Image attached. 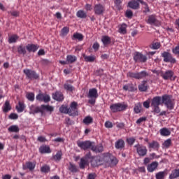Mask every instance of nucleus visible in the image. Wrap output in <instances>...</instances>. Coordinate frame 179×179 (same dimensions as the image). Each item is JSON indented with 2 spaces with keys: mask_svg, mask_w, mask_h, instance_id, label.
Returning a JSON list of instances; mask_svg holds the SVG:
<instances>
[{
  "mask_svg": "<svg viewBox=\"0 0 179 179\" xmlns=\"http://www.w3.org/2000/svg\"><path fill=\"white\" fill-rule=\"evenodd\" d=\"M162 104V96H155L151 101V108L152 113L155 114H159L161 110L160 106Z\"/></svg>",
  "mask_w": 179,
  "mask_h": 179,
  "instance_id": "2",
  "label": "nucleus"
},
{
  "mask_svg": "<svg viewBox=\"0 0 179 179\" xmlns=\"http://www.w3.org/2000/svg\"><path fill=\"white\" fill-rule=\"evenodd\" d=\"M79 166L80 169H85L86 166H89V160L85 158H81Z\"/></svg>",
  "mask_w": 179,
  "mask_h": 179,
  "instance_id": "29",
  "label": "nucleus"
},
{
  "mask_svg": "<svg viewBox=\"0 0 179 179\" xmlns=\"http://www.w3.org/2000/svg\"><path fill=\"white\" fill-rule=\"evenodd\" d=\"M78 103L72 102L69 108V115H76L78 114Z\"/></svg>",
  "mask_w": 179,
  "mask_h": 179,
  "instance_id": "13",
  "label": "nucleus"
},
{
  "mask_svg": "<svg viewBox=\"0 0 179 179\" xmlns=\"http://www.w3.org/2000/svg\"><path fill=\"white\" fill-rule=\"evenodd\" d=\"M41 110H42L41 114H43L44 111H47L48 113H50V114H51L52 111H54V107L50 106V105H41Z\"/></svg>",
  "mask_w": 179,
  "mask_h": 179,
  "instance_id": "20",
  "label": "nucleus"
},
{
  "mask_svg": "<svg viewBox=\"0 0 179 179\" xmlns=\"http://www.w3.org/2000/svg\"><path fill=\"white\" fill-rule=\"evenodd\" d=\"M76 16L80 19H86V17H87V14L83 10H80L77 12Z\"/></svg>",
  "mask_w": 179,
  "mask_h": 179,
  "instance_id": "28",
  "label": "nucleus"
},
{
  "mask_svg": "<svg viewBox=\"0 0 179 179\" xmlns=\"http://www.w3.org/2000/svg\"><path fill=\"white\" fill-rule=\"evenodd\" d=\"M84 124L86 125H88V124H92L93 122V118L90 116H87L84 120H83Z\"/></svg>",
  "mask_w": 179,
  "mask_h": 179,
  "instance_id": "49",
  "label": "nucleus"
},
{
  "mask_svg": "<svg viewBox=\"0 0 179 179\" xmlns=\"http://www.w3.org/2000/svg\"><path fill=\"white\" fill-rule=\"evenodd\" d=\"M146 120V117H140L136 120V124H142L145 120Z\"/></svg>",
  "mask_w": 179,
  "mask_h": 179,
  "instance_id": "63",
  "label": "nucleus"
},
{
  "mask_svg": "<svg viewBox=\"0 0 179 179\" xmlns=\"http://www.w3.org/2000/svg\"><path fill=\"white\" fill-rule=\"evenodd\" d=\"M134 148H136V152L138 156H141V157L146 156V155L148 154V148H146V147L143 145H141L138 144V145H136Z\"/></svg>",
  "mask_w": 179,
  "mask_h": 179,
  "instance_id": "11",
  "label": "nucleus"
},
{
  "mask_svg": "<svg viewBox=\"0 0 179 179\" xmlns=\"http://www.w3.org/2000/svg\"><path fill=\"white\" fill-rule=\"evenodd\" d=\"M69 33V28L67 27H64L62 30H61V34L60 36L62 37H64V36H66Z\"/></svg>",
  "mask_w": 179,
  "mask_h": 179,
  "instance_id": "46",
  "label": "nucleus"
},
{
  "mask_svg": "<svg viewBox=\"0 0 179 179\" xmlns=\"http://www.w3.org/2000/svg\"><path fill=\"white\" fill-rule=\"evenodd\" d=\"M101 162L102 164H106L107 166H115L118 163V160L111 154H105L101 157Z\"/></svg>",
  "mask_w": 179,
  "mask_h": 179,
  "instance_id": "1",
  "label": "nucleus"
},
{
  "mask_svg": "<svg viewBox=\"0 0 179 179\" xmlns=\"http://www.w3.org/2000/svg\"><path fill=\"white\" fill-rule=\"evenodd\" d=\"M147 23L149 24H155V26H160V22L156 19V15H151L148 16Z\"/></svg>",
  "mask_w": 179,
  "mask_h": 179,
  "instance_id": "16",
  "label": "nucleus"
},
{
  "mask_svg": "<svg viewBox=\"0 0 179 179\" xmlns=\"http://www.w3.org/2000/svg\"><path fill=\"white\" fill-rule=\"evenodd\" d=\"M96 178V174L95 173H90L88 175L87 179H95Z\"/></svg>",
  "mask_w": 179,
  "mask_h": 179,
  "instance_id": "64",
  "label": "nucleus"
},
{
  "mask_svg": "<svg viewBox=\"0 0 179 179\" xmlns=\"http://www.w3.org/2000/svg\"><path fill=\"white\" fill-rule=\"evenodd\" d=\"M151 48L152 50H159V48H160V43L157 42V43H152Z\"/></svg>",
  "mask_w": 179,
  "mask_h": 179,
  "instance_id": "54",
  "label": "nucleus"
},
{
  "mask_svg": "<svg viewBox=\"0 0 179 179\" xmlns=\"http://www.w3.org/2000/svg\"><path fill=\"white\" fill-rule=\"evenodd\" d=\"M72 40H78V41H82L83 40V35L79 33H75L73 35Z\"/></svg>",
  "mask_w": 179,
  "mask_h": 179,
  "instance_id": "37",
  "label": "nucleus"
},
{
  "mask_svg": "<svg viewBox=\"0 0 179 179\" xmlns=\"http://www.w3.org/2000/svg\"><path fill=\"white\" fill-rule=\"evenodd\" d=\"M115 146L116 149H122L124 146H125V143L123 141V140L120 139L116 141Z\"/></svg>",
  "mask_w": 179,
  "mask_h": 179,
  "instance_id": "33",
  "label": "nucleus"
},
{
  "mask_svg": "<svg viewBox=\"0 0 179 179\" xmlns=\"http://www.w3.org/2000/svg\"><path fill=\"white\" fill-rule=\"evenodd\" d=\"M12 110V106H10V102L9 101H6L5 103L3 106V113H8Z\"/></svg>",
  "mask_w": 179,
  "mask_h": 179,
  "instance_id": "25",
  "label": "nucleus"
},
{
  "mask_svg": "<svg viewBox=\"0 0 179 179\" xmlns=\"http://www.w3.org/2000/svg\"><path fill=\"white\" fill-rule=\"evenodd\" d=\"M83 58L86 62H94V59H96L94 56H87L86 55H83Z\"/></svg>",
  "mask_w": 179,
  "mask_h": 179,
  "instance_id": "40",
  "label": "nucleus"
},
{
  "mask_svg": "<svg viewBox=\"0 0 179 179\" xmlns=\"http://www.w3.org/2000/svg\"><path fill=\"white\" fill-rule=\"evenodd\" d=\"M167 176V172L166 171H160L156 173L155 178L156 179H164V177Z\"/></svg>",
  "mask_w": 179,
  "mask_h": 179,
  "instance_id": "31",
  "label": "nucleus"
},
{
  "mask_svg": "<svg viewBox=\"0 0 179 179\" xmlns=\"http://www.w3.org/2000/svg\"><path fill=\"white\" fill-rule=\"evenodd\" d=\"M69 170H70L71 173H76V171H78V169L76 168V166L71 163H70Z\"/></svg>",
  "mask_w": 179,
  "mask_h": 179,
  "instance_id": "52",
  "label": "nucleus"
},
{
  "mask_svg": "<svg viewBox=\"0 0 179 179\" xmlns=\"http://www.w3.org/2000/svg\"><path fill=\"white\" fill-rule=\"evenodd\" d=\"M138 90L140 92H146L148 90V85H146V81H143V83L138 85Z\"/></svg>",
  "mask_w": 179,
  "mask_h": 179,
  "instance_id": "36",
  "label": "nucleus"
},
{
  "mask_svg": "<svg viewBox=\"0 0 179 179\" xmlns=\"http://www.w3.org/2000/svg\"><path fill=\"white\" fill-rule=\"evenodd\" d=\"M101 164H103L101 157H94L91 160V166L92 167H98V166H101Z\"/></svg>",
  "mask_w": 179,
  "mask_h": 179,
  "instance_id": "14",
  "label": "nucleus"
},
{
  "mask_svg": "<svg viewBox=\"0 0 179 179\" xmlns=\"http://www.w3.org/2000/svg\"><path fill=\"white\" fill-rule=\"evenodd\" d=\"M106 128H113V123L110 121H107L105 122Z\"/></svg>",
  "mask_w": 179,
  "mask_h": 179,
  "instance_id": "62",
  "label": "nucleus"
},
{
  "mask_svg": "<svg viewBox=\"0 0 179 179\" xmlns=\"http://www.w3.org/2000/svg\"><path fill=\"white\" fill-rule=\"evenodd\" d=\"M51 168L48 165H44L41 168V171L42 173H50Z\"/></svg>",
  "mask_w": 179,
  "mask_h": 179,
  "instance_id": "47",
  "label": "nucleus"
},
{
  "mask_svg": "<svg viewBox=\"0 0 179 179\" xmlns=\"http://www.w3.org/2000/svg\"><path fill=\"white\" fill-rule=\"evenodd\" d=\"M59 111L63 114H69V108L67 106H62L59 108Z\"/></svg>",
  "mask_w": 179,
  "mask_h": 179,
  "instance_id": "50",
  "label": "nucleus"
},
{
  "mask_svg": "<svg viewBox=\"0 0 179 179\" xmlns=\"http://www.w3.org/2000/svg\"><path fill=\"white\" fill-rule=\"evenodd\" d=\"M77 57L73 55H67L66 60L68 64H73V62H76Z\"/></svg>",
  "mask_w": 179,
  "mask_h": 179,
  "instance_id": "35",
  "label": "nucleus"
},
{
  "mask_svg": "<svg viewBox=\"0 0 179 179\" xmlns=\"http://www.w3.org/2000/svg\"><path fill=\"white\" fill-rule=\"evenodd\" d=\"M142 0H132L128 3L131 9H139V2L142 3Z\"/></svg>",
  "mask_w": 179,
  "mask_h": 179,
  "instance_id": "17",
  "label": "nucleus"
},
{
  "mask_svg": "<svg viewBox=\"0 0 179 179\" xmlns=\"http://www.w3.org/2000/svg\"><path fill=\"white\" fill-rule=\"evenodd\" d=\"M119 33L121 34H127V24H122L120 29H119Z\"/></svg>",
  "mask_w": 179,
  "mask_h": 179,
  "instance_id": "45",
  "label": "nucleus"
},
{
  "mask_svg": "<svg viewBox=\"0 0 179 179\" xmlns=\"http://www.w3.org/2000/svg\"><path fill=\"white\" fill-rule=\"evenodd\" d=\"M141 110H142V103H136L134 108V113H136V114H139Z\"/></svg>",
  "mask_w": 179,
  "mask_h": 179,
  "instance_id": "38",
  "label": "nucleus"
},
{
  "mask_svg": "<svg viewBox=\"0 0 179 179\" xmlns=\"http://www.w3.org/2000/svg\"><path fill=\"white\" fill-rule=\"evenodd\" d=\"M162 57H164V62H170L171 64H176V62H177L176 58L173 57V55L169 52L162 53Z\"/></svg>",
  "mask_w": 179,
  "mask_h": 179,
  "instance_id": "10",
  "label": "nucleus"
},
{
  "mask_svg": "<svg viewBox=\"0 0 179 179\" xmlns=\"http://www.w3.org/2000/svg\"><path fill=\"white\" fill-rule=\"evenodd\" d=\"M102 43H103L104 45H107L111 43V38L107 36H103L102 39Z\"/></svg>",
  "mask_w": 179,
  "mask_h": 179,
  "instance_id": "42",
  "label": "nucleus"
},
{
  "mask_svg": "<svg viewBox=\"0 0 179 179\" xmlns=\"http://www.w3.org/2000/svg\"><path fill=\"white\" fill-rule=\"evenodd\" d=\"M27 169H28L29 171H33V170L36 169V162H27L26 165L23 166V170H27Z\"/></svg>",
  "mask_w": 179,
  "mask_h": 179,
  "instance_id": "19",
  "label": "nucleus"
},
{
  "mask_svg": "<svg viewBox=\"0 0 179 179\" xmlns=\"http://www.w3.org/2000/svg\"><path fill=\"white\" fill-rule=\"evenodd\" d=\"M91 149H92V151L95 152V153H100V152H103V146L101 145H98V146H94L92 144Z\"/></svg>",
  "mask_w": 179,
  "mask_h": 179,
  "instance_id": "34",
  "label": "nucleus"
},
{
  "mask_svg": "<svg viewBox=\"0 0 179 179\" xmlns=\"http://www.w3.org/2000/svg\"><path fill=\"white\" fill-rule=\"evenodd\" d=\"M52 99L57 101H62L64 100V95L59 92H57L55 94H52Z\"/></svg>",
  "mask_w": 179,
  "mask_h": 179,
  "instance_id": "24",
  "label": "nucleus"
},
{
  "mask_svg": "<svg viewBox=\"0 0 179 179\" xmlns=\"http://www.w3.org/2000/svg\"><path fill=\"white\" fill-rule=\"evenodd\" d=\"M44 99V94H39L36 96V100L38 101H43Z\"/></svg>",
  "mask_w": 179,
  "mask_h": 179,
  "instance_id": "59",
  "label": "nucleus"
},
{
  "mask_svg": "<svg viewBox=\"0 0 179 179\" xmlns=\"http://www.w3.org/2000/svg\"><path fill=\"white\" fill-rule=\"evenodd\" d=\"M99 97V94L97 93V90L96 88H92L89 90L87 98L91 99L88 101L90 104H95L96 103V99Z\"/></svg>",
  "mask_w": 179,
  "mask_h": 179,
  "instance_id": "4",
  "label": "nucleus"
},
{
  "mask_svg": "<svg viewBox=\"0 0 179 179\" xmlns=\"http://www.w3.org/2000/svg\"><path fill=\"white\" fill-rule=\"evenodd\" d=\"M24 73H25L28 79H38V74H36V71L30 69H24Z\"/></svg>",
  "mask_w": 179,
  "mask_h": 179,
  "instance_id": "12",
  "label": "nucleus"
},
{
  "mask_svg": "<svg viewBox=\"0 0 179 179\" xmlns=\"http://www.w3.org/2000/svg\"><path fill=\"white\" fill-rule=\"evenodd\" d=\"M26 49L27 50L26 46H24L23 44L20 45L17 48V52L20 55H26L27 52V50H26Z\"/></svg>",
  "mask_w": 179,
  "mask_h": 179,
  "instance_id": "23",
  "label": "nucleus"
},
{
  "mask_svg": "<svg viewBox=\"0 0 179 179\" xmlns=\"http://www.w3.org/2000/svg\"><path fill=\"white\" fill-rule=\"evenodd\" d=\"M172 52L175 55H179V44L176 48L172 49Z\"/></svg>",
  "mask_w": 179,
  "mask_h": 179,
  "instance_id": "56",
  "label": "nucleus"
},
{
  "mask_svg": "<svg viewBox=\"0 0 179 179\" xmlns=\"http://www.w3.org/2000/svg\"><path fill=\"white\" fill-rule=\"evenodd\" d=\"M160 134L162 135V136H169V135H170V134H171V132L170 131V130H169V129L164 127L162 128L159 130Z\"/></svg>",
  "mask_w": 179,
  "mask_h": 179,
  "instance_id": "32",
  "label": "nucleus"
},
{
  "mask_svg": "<svg viewBox=\"0 0 179 179\" xmlns=\"http://www.w3.org/2000/svg\"><path fill=\"white\" fill-rule=\"evenodd\" d=\"M124 90H128L129 92H134L135 89L134 88V85L132 84H127L123 87Z\"/></svg>",
  "mask_w": 179,
  "mask_h": 179,
  "instance_id": "44",
  "label": "nucleus"
},
{
  "mask_svg": "<svg viewBox=\"0 0 179 179\" xmlns=\"http://www.w3.org/2000/svg\"><path fill=\"white\" fill-rule=\"evenodd\" d=\"M159 143L157 141H152L151 143H148L149 149H155L157 150L159 148Z\"/></svg>",
  "mask_w": 179,
  "mask_h": 179,
  "instance_id": "27",
  "label": "nucleus"
},
{
  "mask_svg": "<svg viewBox=\"0 0 179 179\" xmlns=\"http://www.w3.org/2000/svg\"><path fill=\"white\" fill-rule=\"evenodd\" d=\"M62 157V152L59 151L56 153L55 155L52 157V160H55V162H59Z\"/></svg>",
  "mask_w": 179,
  "mask_h": 179,
  "instance_id": "39",
  "label": "nucleus"
},
{
  "mask_svg": "<svg viewBox=\"0 0 179 179\" xmlns=\"http://www.w3.org/2000/svg\"><path fill=\"white\" fill-rule=\"evenodd\" d=\"M64 89L68 90V92H73V90H75V87H73V86L71 85L70 84H65Z\"/></svg>",
  "mask_w": 179,
  "mask_h": 179,
  "instance_id": "51",
  "label": "nucleus"
},
{
  "mask_svg": "<svg viewBox=\"0 0 179 179\" xmlns=\"http://www.w3.org/2000/svg\"><path fill=\"white\" fill-rule=\"evenodd\" d=\"M19 40V36L17 35H13L8 38V43L12 44V43H16Z\"/></svg>",
  "mask_w": 179,
  "mask_h": 179,
  "instance_id": "43",
  "label": "nucleus"
},
{
  "mask_svg": "<svg viewBox=\"0 0 179 179\" xmlns=\"http://www.w3.org/2000/svg\"><path fill=\"white\" fill-rule=\"evenodd\" d=\"M29 114H38V113H43V110H41V106H36L34 105H31L29 106Z\"/></svg>",
  "mask_w": 179,
  "mask_h": 179,
  "instance_id": "18",
  "label": "nucleus"
},
{
  "mask_svg": "<svg viewBox=\"0 0 179 179\" xmlns=\"http://www.w3.org/2000/svg\"><path fill=\"white\" fill-rule=\"evenodd\" d=\"M134 60L135 62L145 63L146 61H148V57L139 52H136L134 55Z\"/></svg>",
  "mask_w": 179,
  "mask_h": 179,
  "instance_id": "8",
  "label": "nucleus"
},
{
  "mask_svg": "<svg viewBox=\"0 0 179 179\" xmlns=\"http://www.w3.org/2000/svg\"><path fill=\"white\" fill-rule=\"evenodd\" d=\"M38 45H34V44H28L26 46V48L28 51V52H36L38 50Z\"/></svg>",
  "mask_w": 179,
  "mask_h": 179,
  "instance_id": "21",
  "label": "nucleus"
},
{
  "mask_svg": "<svg viewBox=\"0 0 179 179\" xmlns=\"http://www.w3.org/2000/svg\"><path fill=\"white\" fill-rule=\"evenodd\" d=\"M18 117H19V116H18L17 114H16V113H11V114L9 115L10 120H17Z\"/></svg>",
  "mask_w": 179,
  "mask_h": 179,
  "instance_id": "61",
  "label": "nucleus"
},
{
  "mask_svg": "<svg viewBox=\"0 0 179 179\" xmlns=\"http://www.w3.org/2000/svg\"><path fill=\"white\" fill-rule=\"evenodd\" d=\"M27 99H28L29 101H34V94L33 92L27 94Z\"/></svg>",
  "mask_w": 179,
  "mask_h": 179,
  "instance_id": "53",
  "label": "nucleus"
},
{
  "mask_svg": "<svg viewBox=\"0 0 179 179\" xmlns=\"http://www.w3.org/2000/svg\"><path fill=\"white\" fill-rule=\"evenodd\" d=\"M142 5H143L144 10L143 12L145 13H147V12H149V6H148V4L144 2L143 1L141 2Z\"/></svg>",
  "mask_w": 179,
  "mask_h": 179,
  "instance_id": "58",
  "label": "nucleus"
},
{
  "mask_svg": "<svg viewBox=\"0 0 179 179\" xmlns=\"http://www.w3.org/2000/svg\"><path fill=\"white\" fill-rule=\"evenodd\" d=\"M16 109L18 113H23L24 110V103L19 102L18 106H16Z\"/></svg>",
  "mask_w": 179,
  "mask_h": 179,
  "instance_id": "41",
  "label": "nucleus"
},
{
  "mask_svg": "<svg viewBox=\"0 0 179 179\" xmlns=\"http://www.w3.org/2000/svg\"><path fill=\"white\" fill-rule=\"evenodd\" d=\"M77 145L78 148L83 149V150H87V149H92V146H93V143L90 141H78Z\"/></svg>",
  "mask_w": 179,
  "mask_h": 179,
  "instance_id": "9",
  "label": "nucleus"
},
{
  "mask_svg": "<svg viewBox=\"0 0 179 179\" xmlns=\"http://www.w3.org/2000/svg\"><path fill=\"white\" fill-rule=\"evenodd\" d=\"M51 100V97H50V95L48 94H43V101L44 103H48L49 101H50Z\"/></svg>",
  "mask_w": 179,
  "mask_h": 179,
  "instance_id": "55",
  "label": "nucleus"
},
{
  "mask_svg": "<svg viewBox=\"0 0 179 179\" xmlns=\"http://www.w3.org/2000/svg\"><path fill=\"white\" fill-rule=\"evenodd\" d=\"M128 78H133L134 79H144V78H148L149 76V73L146 71H143L141 72H128Z\"/></svg>",
  "mask_w": 179,
  "mask_h": 179,
  "instance_id": "3",
  "label": "nucleus"
},
{
  "mask_svg": "<svg viewBox=\"0 0 179 179\" xmlns=\"http://www.w3.org/2000/svg\"><path fill=\"white\" fill-rule=\"evenodd\" d=\"M179 177V169L173 170L169 175V179H176Z\"/></svg>",
  "mask_w": 179,
  "mask_h": 179,
  "instance_id": "30",
  "label": "nucleus"
},
{
  "mask_svg": "<svg viewBox=\"0 0 179 179\" xmlns=\"http://www.w3.org/2000/svg\"><path fill=\"white\" fill-rule=\"evenodd\" d=\"M127 107L128 106L125 104L117 103H113L110 105V108L112 113H118L120 111H125Z\"/></svg>",
  "mask_w": 179,
  "mask_h": 179,
  "instance_id": "6",
  "label": "nucleus"
},
{
  "mask_svg": "<svg viewBox=\"0 0 179 179\" xmlns=\"http://www.w3.org/2000/svg\"><path fill=\"white\" fill-rule=\"evenodd\" d=\"M40 153L44 154V153H51V150L50 149V147L47 145L41 146L39 148Z\"/></svg>",
  "mask_w": 179,
  "mask_h": 179,
  "instance_id": "26",
  "label": "nucleus"
},
{
  "mask_svg": "<svg viewBox=\"0 0 179 179\" xmlns=\"http://www.w3.org/2000/svg\"><path fill=\"white\" fill-rule=\"evenodd\" d=\"M9 132H19L20 129L19 127L16 125H12L8 128Z\"/></svg>",
  "mask_w": 179,
  "mask_h": 179,
  "instance_id": "48",
  "label": "nucleus"
},
{
  "mask_svg": "<svg viewBox=\"0 0 179 179\" xmlns=\"http://www.w3.org/2000/svg\"><path fill=\"white\" fill-rule=\"evenodd\" d=\"M162 103L166 106L168 110H173L174 108V102L169 95H163L162 96Z\"/></svg>",
  "mask_w": 179,
  "mask_h": 179,
  "instance_id": "5",
  "label": "nucleus"
},
{
  "mask_svg": "<svg viewBox=\"0 0 179 179\" xmlns=\"http://www.w3.org/2000/svg\"><path fill=\"white\" fill-rule=\"evenodd\" d=\"M106 9L101 4H96L94 8L95 15H103Z\"/></svg>",
  "mask_w": 179,
  "mask_h": 179,
  "instance_id": "15",
  "label": "nucleus"
},
{
  "mask_svg": "<svg viewBox=\"0 0 179 179\" xmlns=\"http://www.w3.org/2000/svg\"><path fill=\"white\" fill-rule=\"evenodd\" d=\"M163 145L165 148H169L170 146V145H171V140L168 139V140L165 141Z\"/></svg>",
  "mask_w": 179,
  "mask_h": 179,
  "instance_id": "60",
  "label": "nucleus"
},
{
  "mask_svg": "<svg viewBox=\"0 0 179 179\" xmlns=\"http://www.w3.org/2000/svg\"><path fill=\"white\" fill-rule=\"evenodd\" d=\"M135 141H136V139L134 137L127 139V142L129 143V145H134V143H135Z\"/></svg>",
  "mask_w": 179,
  "mask_h": 179,
  "instance_id": "57",
  "label": "nucleus"
},
{
  "mask_svg": "<svg viewBox=\"0 0 179 179\" xmlns=\"http://www.w3.org/2000/svg\"><path fill=\"white\" fill-rule=\"evenodd\" d=\"M158 166L159 162H154L148 166V171H149V173H153V171L156 170V169H157Z\"/></svg>",
  "mask_w": 179,
  "mask_h": 179,
  "instance_id": "22",
  "label": "nucleus"
},
{
  "mask_svg": "<svg viewBox=\"0 0 179 179\" xmlns=\"http://www.w3.org/2000/svg\"><path fill=\"white\" fill-rule=\"evenodd\" d=\"M161 76L164 80H174V71L171 70H167L165 72L161 71Z\"/></svg>",
  "mask_w": 179,
  "mask_h": 179,
  "instance_id": "7",
  "label": "nucleus"
}]
</instances>
